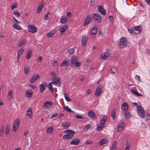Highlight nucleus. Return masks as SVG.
Listing matches in <instances>:
<instances>
[{"instance_id":"f257e3e1","label":"nucleus","mask_w":150,"mask_h":150,"mask_svg":"<svg viewBox=\"0 0 150 150\" xmlns=\"http://www.w3.org/2000/svg\"><path fill=\"white\" fill-rule=\"evenodd\" d=\"M64 132H67V133L63 136V139H71L74 136L73 134L75 133V132L70 129H68L65 131Z\"/></svg>"},{"instance_id":"f03ea898","label":"nucleus","mask_w":150,"mask_h":150,"mask_svg":"<svg viewBox=\"0 0 150 150\" xmlns=\"http://www.w3.org/2000/svg\"><path fill=\"white\" fill-rule=\"evenodd\" d=\"M71 66L74 67V66L77 67H79L81 64V63L78 62V58L76 56H73L71 59Z\"/></svg>"},{"instance_id":"7ed1b4c3","label":"nucleus","mask_w":150,"mask_h":150,"mask_svg":"<svg viewBox=\"0 0 150 150\" xmlns=\"http://www.w3.org/2000/svg\"><path fill=\"white\" fill-rule=\"evenodd\" d=\"M137 111L138 115L144 118V111L142 106L139 105L137 106Z\"/></svg>"},{"instance_id":"20e7f679","label":"nucleus","mask_w":150,"mask_h":150,"mask_svg":"<svg viewBox=\"0 0 150 150\" xmlns=\"http://www.w3.org/2000/svg\"><path fill=\"white\" fill-rule=\"evenodd\" d=\"M127 44V41L126 39L124 37H122L120 39L119 43V47L121 48H123L126 46Z\"/></svg>"},{"instance_id":"39448f33","label":"nucleus","mask_w":150,"mask_h":150,"mask_svg":"<svg viewBox=\"0 0 150 150\" xmlns=\"http://www.w3.org/2000/svg\"><path fill=\"white\" fill-rule=\"evenodd\" d=\"M92 18L94 21L98 23H100L101 21V17L98 13H94L93 15Z\"/></svg>"},{"instance_id":"423d86ee","label":"nucleus","mask_w":150,"mask_h":150,"mask_svg":"<svg viewBox=\"0 0 150 150\" xmlns=\"http://www.w3.org/2000/svg\"><path fill=\"white\" fill-rule=\"evenodd\" d=\"M28 29L29 32L32 33H36L37 31V28L35 25H28Z\"/></svg>"},{"instance_id":"0eeeda50","label":"nucleus","mask_w":150,"mask_h":150,"mask_svg":"<svg viewBox=\"0 0 150 150\" xmlns=\"http://www.w3.org/2000/svg\"><path fill=\"white\" fill-rule=\"evenodd\" d=\"M40 79V76L39 74H34L30 78V82L31 83H33L35 82L38 79Z\"/></svg>"},{"instance_id":"6e6552de","label":"nucleus","mask_w":150,"mask_h":150,"mask_svg":"<svg viewBox=\"0 0 150 150\" xmlns=\"http://www.w3.org/2000/svg\"><path fill=\"white\" fill-rule=\"evenodd\" d=\"M52 82V83L60 87L61 86V82L60 81V79L59 77H57L55 79H53Z\"/></svg>"},{"instance_id":"1a4fd4ad","label":"nucleus","mask_w":150,"mask_h":150,"mask_svg":"<svg viewBox=\"0 0 150 150\" xmlns=\"http://www.w3.org/2000/svg\"><path fill=\"white\" fill-rule=\"evenodd\" d=\"M19 125V120L18 119H16L13 123V131L16 132V130L18 129Z\"/></svg>"},{"instance_id":"9d476101","label":"nucleus","mask_w":150,"mask_h":150,"mask_svg":"<svg viewBox=\"0 0 150 150\" xmlns=\"http://www.w3.org/2000/svg\"><path fill=\"white\" fill-rule=\"evenodd\" d=\"M134 33L136 34H139L142 31V27L139 26H136L133 28Z\"/></svg>"},{"instance_id":"9b49d317","label":"nucleus","mask_w":150,"mask_h":150,"mask_svg":"<svg viewBox=\"0 0 150 150\" xmlns=\"http://www.w3.org/2000/svg\"><path fill=\"white\" fill-rule=\"evenodd\" d=\"M98 12L102 15H105L106 14L105 10L103 8L102 6H98Z\"/></svg>"},{"instance_id":"f8f14e48","label":"nucleus","mask_w":150,"mask_h":150,"mask_svg":"<svg viewBox=\"0 0 150 150\" xmlns=\"http://www.w3.org/2000/svg\"><path fill=\"white\" fill-rule=\"evenodd\" d=\"M47 86V84L46 82H43L39 86L40 92L41 93L43 92L45 89V87Z\"/></svg>"},{"instance_id":"ddd939ff","label":"nucleus","mask_w":150,"mask_h":150,"mask_svg":"<svg viewBox=\"0 0 150 150\" xmlns=\"http://www.w3.org/2000/svg\"><path fill=\"white\" fill-rule=\"evenodd\" d=\"M91 16H88L85 18V21L83 24V26H85L88 24L91 21Z\"/></svg>"},{"instance_id":"4468645a","label":"nucleus","mask_w":150,"mask_h":150,"mask_svg":"<svg viewBox=\"0 0 150 150\" xmlns=\"http://www.w3.org/2000/svg\"><path fill=\"white\" fill-rule=\"evenodd\" d=\"M88 117L92 119H94L96 118V116L92 110H89L88 112Z\"/></svg>"},{"instance_id":"2eb2a0df","label":"nucleus","mask_w":150,"mask_h":150,"mask_svg":"<svg viewBox=\"0 0 150 150\" xmlns=\"http://www.w3.org/2000/svg\"><path fill=\"white\" fill-rule=\"evenodd\" d=\"M110 54L108 52H104L101 55L100 58L102 60H105L109 56Z\"/></svg>"},{"instance_id":"dca6fc26","label":"nucleus","mask_w":150,"mask_h":150,"mask_svg":"<svg viewBox=\"0 0 150 150\" xmlns=\"http://www.w3.org/2000/svg\"><path fill=\"white\" fill-rule=\"evenodd\" d=\"M102 91V89L100 88H97L96 90V92L95 94V96H98L100 95Z\"/></svg>"},{"instance_id":"f3484780","label":"nucleus","mask_w":150,"mask_h":150,"mask_svg":"<svg viewBox=\"0 0 150 150\" xmlns=\"http://www.w3.org/2000/svg\"><path fill=\"white\" fill-rule=\"evenodd\" d=\"M80 140L79 139H75L73 140L70 143L71 145H77L80 142Z\"/></svg>"},{"instance_id":"a211bd4d","label":"nucleus","mask_w":150,"mask_h":150,"mask_svg":"<svg viewBox=\"0 0 150 150\" xmlns=\"http://www.w3.org/2000/svg\"><path fill=\"white\" fill-rule=\"evenodd\" d=\"M107 120V117L104 116L102 118L101 121L100 122V124L101 125L104 126L105 122H106Z\"/></svg>"},{"instance_id":"6ab92c4d","label":"nucleus","mask_w":150,"mask_h":150,"mask_svg":"<svg viewBox=\"0 0 150 150\" xmlns=\"http://www.w3.org/2000/svg\"><path fill=\"white\" fill-rule=\"evenodd\" d=\"M25 94V96L26 97L30 98L33 95V92L32 90H28Z\"/></svg>"},{"instance_id":"aec40b11","label":"nucleus","mask_w":150,"mask_h":150,"mask_svg":"<svg viewBox=\"0 0 150 150\" xmlns=\"http://www.w3.org/2000/svg\"><path fill=\"white\" fill-rule=\"evenodd\" d=\"M52 103L50 101H47L45 102L43 105L44 107H49L50 106H52Z\"/></svg>"},{"instance_id":"412c9836","label":"nucleus","mask_w":150,"mask_h":150,"mask_svg":"<svg viewBox=\"0 0 150 150\" xmlns=\"http://www.w3.org/2000/svg\"><path fill=\"white\" fill-rule=\"evenodd\" d=\"M121 108L123 111L128 110V105L127 103H124L122 105Z\"/></svg>"},{"instance_id":"4be33fe9","label":"nucleus","mask_w":150,"mask_h":150,"mask_svg":"<svg viewBox=\"0 0 150 150\" xmlns=\"http://www.w3.org/2000/svg\"><path fill=\"white\" fill-rule=\"evenodd\" d=\"M88 40L86 36H83L82 39V44L83 46H85Z\"/></svg>"},{"instance_id":"5701e85b","label":"nucleus","mask_w":150,"mask_h":150,"mask_svg":"<svg viewBox=\"0 0 150 150\" xmlns=\"http://www.w3.org/2000/svg\"><path fill=\"white\" fill-rule=\"evenodd\" d=\"M68 29V26L67 25H64L60 29L61 34L63 33L66 31Z\"/></svg>"},{"instance_id":"b1692460","label":"nucleus","mask_w":150,"mask_h":150,"mask_svg":"<svg viewBox=\"0 0 150 150\" xmlns=\"http://www.w3.org/2000/svg\"><path fill=\"white\" fill-rule=\"evenodd\" d=\"M67 21V19L64 16H62L60 20V22L62 24L66 23Z\"/></svg>"},{"instance_id":"393cba45","label":"nucleus","mask_w":150,"mask_h":150,"mask_svg":"<svg viewBox=\"0 0 150 150\" xmlns=\"http://www.w3.org/2000/svg\"><path fill=\"white\" fill-rule=\"evenodd\" d=\"M108 140L106 139H102L99 142V144L100 145H102L105 143H107Z\"/></svg>"},{"instance_id":"a878e982","label":"nucleus","mask_w":150,"mask_h":150,"mask_svg":"<svg viewBox=\"0 0 150 150\" xmlns=\"http://www.w3.org/2000/svg\"><path fill=\"white\" fill-rule=\"evenodd\" d=\"M97 28L96 27H93L90 31V34L95 35L97 33Z\"/></svg>"},{"instance_id":"bb28decb","label":"nucleus","mask_w":150,"mask_h":150,"mask_svg":"<svg viewBox=\"0 0 150 150\" xmlns=\"http://www.w3.org/2000/svg\"><path fill=\"white\" fill-rule=\"evenodd\" d=\"M26 42V40L25 39L21 40L20 42L18 44V47H21L22 45H25Z\"/></svg>"},{"instance_id":"cd10ccee","label":"nucleus","mask_w":150,"mask_h":150,"mask_svg":"<svg viewBox=\"0 0 150 150\" xmlns=\"http://www.w3.org/2000/svg\"><path fill=\"white\" fill-rule=\"evenodd\" d=\"M53 130V127L52 126H50L47 128V133L51 134Z\"/></svg>"},{"instance_id":"c85d7f7f","label":"nucleus","mask_w":150,"mask_h":150,"mask_svg":"<svg viewBox=\"0 0 150 150\" xmlns=\"http://www.w3.org/2000/svg\"><path fill=\"white\" fill-rule=\"evenodd\" d=\"M117 142H114L112 145L111 148L110 150H116L117 148Z\"/></svg>"},{"instance_id":"c756f323","label":"nucleus","mask_w":150,"mask_h":150,"mask_svg":"<svg viewBox=\"0 0 150 150\" xmlns=\"http://www.w3.org/2000/svg\"><path fill=\"white\" fill-rule=\"evenodd\" d=\"M27 116H29V118H31V117L32 116V114L31 108H29L27 112Z\"/></svg>"},{"instance_id":"7c9ffc66","label":"nucleus","mask_w":150,"mask_h":150,"mask_svg":"<svg viewBox=\"0 0 150 150\" xmlns=\"http://www.w3.org/2000/svg\"><path fill=\"white\" fill-rule=\"evenodd\" d=\"M62 126L64 127V129H67L70 126V123L69 122H65L63 123Z\"/></svg>"},{"instance_id":"2f4dec72","label":"nucleus","mask_w":150,"mask_h":150,"mask_svg":"<svg viewBox=\"0 0 150 150\" xmlns=\"http://www.w3.org/2000/svg\"><path fill=\"white\" fill-rule=\"evenodd\" d=\"M116 113V110L115 109H113L111 111V116L112 117L113 119L115 117Z\"/></svg>"},{"instance_id":"473e14b6","label":"nucleus","mask_w":150,"mask_h":150,"mask_svg":"<svg viewBox=\"0 0 150 150\" xmlns=\"http://www.w3.org/2000/svg\"><path fill=\"white\" fill-rule=\"evenodd\" d=\"M43 6L42 5H39L38 7V9L37 11V13H40L43 8Z\"/></svg>"},{"instance_id":"72a5a7b5","label":"nucleus","mask_w":150,"mask_h":150,"mask_svg":"<svg viewBox=\"0 0 150 150\" xmlns=\"http://www.w3.org/2000/svg\"><path fill=\"white\" fill-rule=\"evenodd\" d=\"M12 90H10L8 92V99L9 100H11L12 98Z\"/></svg>"},{"instance_id":"f704fd0d","label":"nucleus","mask_w":150,"mask_h":150,"mask_svg":"<svg viewBox=\"0 0 150 150\" xmlns=\"http://www.w3.org/2000/svg\"><path fill=\"white\" fill-rule=\"evenodd\" d=\"M63 109L66 111L70 112H74L71 110V109L70 108L67 106H64L63 107Z\"/></svg>"},{"instance_id":"c9c22d12","label":"nucleus","mask_w":150,"mask_h":150,"mask_svg":"<svg viewBox=\"0 0 150 150\" xmlns=\"http://www.w3.org/2000/svg\"><path fill=\"white\" fill-rule=\"evenodd\" d=\"M4 126H1L0 129V136H2L4 134Z\"/></svg>"},{"instance_id":"e433bc0d","label":"nucleus","mask_w":150,"mask_h":150,"mask_svg":"<svg viewBox=\"0 0 150 150\" xmlns=\"http://www.w3.org/2000/svg\"><path fill=\"white\" fill-rule=\"evenodd\" d=\"M13 28L17 30H20L21 29V28L18 25H17L16 23L13 25Z\"/></svg>"},{"instance_id":"4c0bfd02","label":"nucleus","mask_w":150,"mask_h":150,"mask_svg":"<svg viewBox=\"0 0 150 150\" xmlns=\"http://www.w3.org/2000/svg\"><path fill=\"white\" fill-rule=\"evenodd\" d=\"M32 54V51H28L27 52V55L26 58L27 59H29L31 56Z\"/></svg>"},{"instance_id":"58836bf2","label":"nucleus","mask_w":150,"mask_h":150,"mask_svg":"<svg viewBox=\"0 0 150 150\" xmlns=\"http://www.w3.org/2000/svg\"><path fill=\"white\" fill-rule=\"evenodd\" d=\"M131 91L134 94L138 96H142V95L139 93L137 91H136L133 89H131Z\"/></svg>"},{"instance_id":"ea45409f","label":"nucleus","mask_w":150,"mask_h":150,"mask_svg":"<svg viewBox=\"0 0 150 150\" xmlns=\"http://www.w3.org/2000/svg\"><path fill=\"white\" fill-rule=\"evenodd\" d=\"M104 127V126L100 124L99 125H97V127L96 128V130L98 131H100L102 130L103 128Z\"/></svg>"},{"instance_id":"a19ab883","label":"nucleus","mask_w":150,"mask_h":150,"mask_svg":"<svg viewBox=\"0 0 150 150\" xmlns=\"http://www.w3.org/2000/svg\"><path fill=\"white\" fill-rule=\"evenodd\" d=\"M30 68L28 66H27L24 68V71L26 74H28L30 71Z\"/></svg>"},{"instance_id":"79ce46f5","label":"nucleus","mask_w":150,"mask_h":150,"mask_svg":"<svg viewBox=\"0 0 150 150\" xmlns=\"http://www.w3.org/2000/svg\"><path fill=\"white\" fill-rule=\"evenodd\" d=\"M124 126H120V124H118L117 127V131L120 132L122 131L124 128Z\"/></svg>"},{"instance_id":"37998d69","label":"nucleus","mask_w":150,"mask_h":150,"mask_svg":"<svg viewBox=\"0 0 150 150\" xmlns=\"http://www.w3.org/2000/svg\"><path fill=\"white\" fill-rule=\"evenodd\" d=\"M64 96L66 100L68 101H71V99L69 98L68 95L67 93H65L64 94Z\"/></svg>"},{"instance_id":"c03bdc74","label":"nucleus","mask_w":150,"mask_h":150,"mask_svg":"<svg viewBox=\"0 0 150 150\" xmlns=\"http://www.w3.org/2000/svg\"><path fill=\"white\" fill-rule=\"evenodd\" d=\"M144 117L145 120L147 122H148L150 119V116L149 114H146L144 116Z\"/></svg>"},{"instance_id":"a18cd8bd","label":"nucleus","mask_w":150,"mask_h":150,"mask_svg":"<svg viewBox=\"0 0 150 150\" xmlns=\"http://www.w3.org/2000/svg\"><path fill=\"white\" fill-rule=\"evenodd\" d=\"M17 7V3L16 2H15L12 4L11 8L12 10H13Z\"/></svg>"},{"instance_id":"49530a36","label":"nucleus","mask_w":150,"mask_h":150,"mask_svg":"<svg viewBox=\"0 0 150 150\" xmlns=\"http://www.w3.org/2000/svg\"><path fill=\"white\" fill-rule=\"evenodd\" d=\"M125 118L126 119H128V118H129L131 116V114L130 113L128 112H126L125 113Z\"/></svg>"},{"instance_id":"de8ad7c7","label":"nucleus","mask_w":150,"mask_h":150,"mask_svg":"<svg viewBox=\"0 0 150 150\" xmlns=\"http://www.w3.org/2000/svg\"><path fill=\"white\" fill-rule=\"evenodd\" d=\"M52 82H51L49 83L48 85V88L50 91L52 92H53L54 91L53 90V88L52 86Z\"/></svg>"},{"instance_id":"09e8293b","label":"nucleus","mask_w":150,"mask_h":150,"mask_svg":"<svg viewBox=\"0 0 150 150\" xmlns=\"http://www.w3.org/2000/svg\"><path fill=\"white\" fill-rule=\"evenodd\" d=\"M68 64V62L66 61H64L61 64V67L62 66H67Z\"/></svg>"},{"instance_id":"8fccbe9b","label":"nucleus","mask_w":150,"mask_h":150,"mask_svg":"<svg viewBox=\"0 0 150 150\" xmlns=\"http://www.w3.org/2000/svg\"><path fill=\"white\" fill-rule=\"evenodd\" d=\"M50 15V13H48L47 14L45 15L44 16V19L48 20L49 18V16Z\"/></svg>"},{"instance_id":"3c124183","label":"nucleus","mask_w":150,"mask_h":150,"mask_svg":"<svg viewBox=\"0 0 150 150\" xmlns=\"http://www.w3.org/2000/svg\"><path fill=\"white\" fill-rule=\"evenodd\" d=\"M9 128L10 127L9 126H6L5 130V133L6 134H9Z\"/></svg>"},{"instance_id":"603ef678","label":"nucleus","mask_w":150,"mask_h":150,"mask_svg":"<svg viewBox=\"0 0 150 150\" xmlns=\"http://www.w3.org/2000/svg\"><path fill=\"white\" fill-rule=\"evenodd\" d=\"M91 125V124L88 125L87 126H86V127H85L84 128V130L85 131V132L87 131L88 129H89Z\"/></svg>"},{"instance_id":"864d4df0","label":"nucleus","mask_w":150,"mask_h":150,"mask_svg":"<svg viewBox=\"0 0 150 150\" xmlns=\"http://www.w3.org/2000/svg\"><path fill=\"white\" fill-rule=\"evenodd\" d=\"M74 50L73 48H71L68 50V53L70 55L72 54L74 52Z\"/></svg>"},{"instance_id":"5fc2aeb1","label":"nucleus","mask_w":150,"mask_h":150,"mask_svg":"<svg viewBox=\"0 0 150 150\" xmlns=\"http://www.w3.org/2000/svg\"><path fill=\"white\" fill-rule=\"evenodd\" d=\"M13 14L18 18H19L20 16V13L17 11H14Z\"/></svg>"},{"instance_id":"6e6d98bb","label":"nucleus","mask_w":150,"mask_h":150,"mask_svg":"<svg viewBox=\"0 0 150 150\" xmlns=\"http://www.w3.org/2000/svg\"><path fill=\"white\" fill-rule=\"evenodd\" d=\"M50 75L52 77V79L57 78L56 74L54 73H50Z\"/></svg>"},{"instance_id":"4d7b16f0","label":"nucleus","mask_w":150,"mask_h":150,"mask_svg":"<svg viewBox=\"0 0 150 150\" xmlns=\"http://www.w3.org/2000/svg\"><path fill=\"white\" fill-rule=\"evenodd\" d=\"M54 35V34L52 32H50L48 33L47 34V36L48 38H49L50 37H52Z\"/></svg>"},{"instance_id":"13d9d810","label":"nucleus","mask_w":150,"mask_h":150,"mask_svg":"<svg viewBox=\"0 0 150 150\" xmlns=\"http://www.w3.org/2000/svg\"><path fill=\"white\" fill-rule=\"evenodd\" d=\"M42 61V58L41 56L39 57L36 59L37 62H41Z\"/></svg>"},{"instance_id":"bf43d9fd","label":"nucleus","mask_w":150,"mask_h":150,"mask_svg":"<svg viewBox=\"0 0 150 150\" xmlns=\"http://www.w3.org/2000/svg\"><path fill=\"white\" fill-rule=\"evenodd\" d=\"M23 49L22 48L21 49L20 51H19L18 52V55L20 56L21 55L23 54Z\"/></svg>"},{"instance_id":"052dcab7","label":"nucleus","mask_w":150,"mask_h":150,"mask_svg":"<svg viewBox=\"0 0 150 150\" xmlns=\"http://www.w3.org/2000/svg\"><path fill=\"white\" fill-rule=\"evenodd\" d=\"M58 65V63L57 61H53L52 64L53 66H57Z\"/></svg>"},{"instance_id":"680f3d73","label":"nucleus","mask_w":150,"mask_h":150,"mask_svg":"<svg viewBox=\"0 0 150 150\" xmlns=\"http://www.w3.org/2000/svg\"><path fill=\"white\" fill-rule=\"evenodd\" d=\"M57 115L58 113H55L50 117V119H52L54 117L57 116Z\"/></svg>"},{"instance_id":"e2e57ef3","label":"nucleus","mask_w":150,"mask_h":150,"mask_svg":"<svg viewBox=\"0 0 150 150\" xmlns=\"http://www.w3.org/2000/svg\"><path fill=\"white\" fill-rule=\"evenodd\" d=\"M128 31L131 34H132V33H134V29H128Z\"/></svg>"},{"instance_id":"0e129e2a","label":"nucleus","mask_w":150,"mask_h":150,"mask_svg":"<svg viewBox=\"0 0 150 150\" xmlns=\"http://www.w3.org/2000/svg\"><path fill=\"white\" fill-rule=\"evenodd\" d=\"M135 79L139 81V82H140L141 81L140 77L138 75H136L135 77Z\"/></svg>"},{"instance_id":"69168bd1","label":"nucleus","mask_w":150,"mask_h":150,"mask_svg":"<svg viewBox=\"0 0 150 150\" xmlns=\"http://www.w3.org/2000/svg\"><path fill=\"white\" fill-rule=\"evenodd\" d=\"M29 86H30L34 90L36 88V87L35 85H29Z\"/></svg>"},{"instance_id":"338daca9","label":"nucleus","mask_w":150,"mask_h":150,"mask_svg":"<svg viewBox=\"0 0 150 150\" xmlns=\"http://www.w3.org/2000/svg\"><path fill=\"white\" fill-rule=\"evenodd\" d=\"M76 117L78 119H83V118L81 116L79 115H77L76 116Z\"/></svg>"},{"instance_id":"774afa93","label":"nucleus","mask_w":150,"mask_h":150,"mask_svg":"<svg viewBox=\"0 0 150 150\" xmlns=\"http://www.w3.org/2000/svg\"><path fill=\"white\" fill-rule=\"evenodd\" d=\"M92 142L90 140H88L86 141V143L87 144H91Z\"/></svg>"}]
</instances>
